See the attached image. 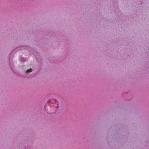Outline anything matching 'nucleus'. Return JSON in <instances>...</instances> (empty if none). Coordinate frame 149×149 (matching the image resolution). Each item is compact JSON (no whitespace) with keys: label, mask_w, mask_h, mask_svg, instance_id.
<instances>
[{"label":"nucleus","mask_w":149,"mask_h":149,"mask_svg":"<svg viewBox=\"0 0 149 149\" xmlns=\"http://www.w3.org/2000/svg\"><path fill=\"white\" fill-rule=\"evenodd\" d=\"M32 70L30 68L28 70L26 71V72H32Z\"/></svg>","instance_id":"1"}]
</instances>
